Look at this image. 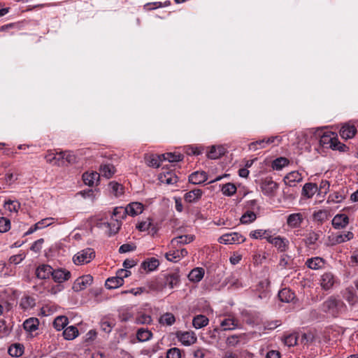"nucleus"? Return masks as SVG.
<instances>
[{
    "label": "nucleus",
    "mask_w": 358,
    "mask_h": 358,
    "mask_svg": "<svg viewBox=\"0 0 358 358\" xmlns=\"http://www.w3.org/2000/svg\"><path fill=\"white\" fill-rule=\"evenodd\" d=\"M346 306L343 301L334 296H329L322 304V310L334 317H337L344 312Z\"/></svg>",
    "instance_id": "nucleus-2"
},
{
    "label": "nucleus",
    "mask_w": 358,
    "mask_h": 358,
    "mask_svg": "<svg viewBox=\"0 0 358 358\" xmlns=\"http://www.w3.org/2000/svg\"><path fill=\"white\" fill-rule=\"evenodd\" d=\"M10 229V221L9 219L1 217H0V232L5 233Z\"/></svg>",
    "instance_id": "nucleus-57"
},
{
    "label": "nucleus",
    "mask_w": 358,
    "mask_h": 358,
    "mask_svg": "<svg viewBox=\"0 0 358 358\" xmlns=\"http://www.w3.org/2000/svg\"><path fill=\"white\" fill-rule=\"evenodd\" d=\"M8 354L12 357H20L24 352V347L19 343H15L8 348Z\"/></svg>",
    "instance_id": "nucleus-44"
},
{
    "label": "nucleus",
    "mask_w": 358,
    "mask_h": 358,
    "mask_svg": "<svg viewBox=\"0 0 358 358\" xmlns=\"http://www.w3.org/2000/svg\"><path fill=\"white\" fill-rule=\"evenodd\" d=\"M194 236L193 235H182L176 237L171 240V245L176 248L179 245L187 244L194 241Z\"/></svg>",
    "instance_id": "nucleus-28"
},
{
    "label": "nucleus",
    "mask_w": 358,
    "mask_h": 358,
    "mask_svg": "<svg viewBox=\"0 0 358 358\" xmlns=\"http://www.w3.org/2000/svg\"><path fill=\"white\" fill-rule=\"evenodd\" d=\"M257 219V215L253 210H248L241 216L240 221L242 224H248L253 222Z\"/></svg>",
    "instance_id": "nucleus-41"
},
{
    "label": "nucleus",
    "mask_w": 358,
    "mask_h": 358,
    "mask_svg": "<svg viewBox=\"0 0 358 358\" xmlns=\"http://www.w3.org/2000/svg\"><path fill=\"white\" fill-rule=\"evenodd\" d=\"M53 268L48 264L39 265L35 271V275L37 278L41 280H46L52 276Z\"/></svg>",
    "instance_id": "nucleus-11"
},
{
    "label": "nucleus",
    "mask_w": 358,
    "mask_h": 358,
    "mask_svg": "<svg viewBox=\"0 0 358 358\" xmlns=\"http://www.w3.org/2000/svg\"><path fill=\"white\" fill-rule=\"evenodd\" d=\"M163 283L165 287L173 288L180 280V275L178 272H169L163 275Z\"/></svg>",
    "instance_id": "nucleus-13"
},
{
    "label": "nucleus",
    "mask_w": 358,
    "mask_h": 358,
    "mask_svg": "<svg viewBox=\"0 0 358 358\" xmlns=\"http://www.w3.org/2000/svg\"><path fill=\"white\" fill-rule=\"evenodd\" d=\"M279 299L285 303L291 302L295 297V294L288 288H284L278 292Z\"/></svg>",
    "instance_id": "nucleus-34"
},
{
    "label": "nucleus",
    "mask_w": 358,
    "mask_h": 358,
    "mask_svg": "<svg viewBox=\"0 0 358 358\" xmlns=\"http://www.w3.org/2000/svg\"><path fill=\"white\" fill-rule=\"evenodd\" d=\"M343 296L350 306L358 304V296L355 292L352 287H347L343 292Z\"/></svg>",
    "instance_id": "nucleus-18"
},
{
    "label": "nucleus",
    "mask_w": 358,
    "mask_h": 358,
    "mask_svg": "<svg viewBox=\"0 0 358 358\" xmlns=\"http://www.w3.org/2000/svg\"><path fill=\"white\" fill-rule=\"evenodd\" d=\"M152 333L145 328H140L136 332V338L139 342H145L151 339Z\"/></svg>",
    "instance_id": "nucleus-36"
},
{
    "label": "nucleus",
    "mask_w": 358,
    "mask_h": 358,
    "mask_svg": "<svg viewBox=\"0 0 358 358\" xmlns=\"http://www.w3.org/2000/svg\"><path fill=\"white\" fill-rule=\"evenodd\" d=\"M109 187L111 189L112 194H113L115 196H120L124 193V188L122 185L119 184L117 182L112 181L109 182Z\"/></svg>",
    "instance_id": "nucleus-48"
},
{
    "label": "nucleus",
    "mask_w": 358,
    "mask_h": 358,
    "mask_svg": "<svg viewBox=\"0 0 358 358\" xmlns=\"http://www.w3.org/2000/svg\"><path fill=\"white\" fill-rule=\"evenodd\" d=\"M95 257V252L92 248H86L78 252L73 257L76 265L90 263Z\"/></svg>",
    "instance_id": "nucleus-3"
},
{
    "label": "nucleus",
    "mask_w": 358,
    "mask_h": 358,
    "mask_svg": "<svg viewBox=\"0 0 358 358\" xmlns=\"http://www.w3.org/2000/svg\"><path fill=\"white\" fill-rule=\"evenodd\" d=\"M301 180L302 176L298 171H292L284 178L285 184L290 187L294 186L296 182H299Z\"/></svg>",
    "instance_id": "nucleus-25"
},
{
    "label": "nucleus",
    "mask_w": 358,
    "mask_h": 358,
    "mask_svg": "<svg viewBox=\"0 0 358 358\" xmlns=\"http://www.w3.org/2000/svg\"><path fill=\"white\" fill-rule=\"evenodd\" d=\"M39 321L36 317H30L26 320L23 323V327L25 331L32 332L38 329Z\"/></svg>",
    "instance_id": "nucleus-33"
},
{
    "label": "nucleus",
    "mask_w": 358,
    "mask_h": 358,
    "mask_svg": "<svg viewBox=\"0 0 358 358\" xmlns=\"http://www.w3.org/2000/svg\"><path fill=\"white\" fill-rule=\"evenodd\" d=\"M63 336L66 340H73L78 336V330L76 327L70 326L64 330Z\"/></svg>",
    "instance_id": "nucleus-43"
},
{
    "label": "nucleus",
    "mask_w": 358,
    "mask_h": 358,
    "mask_svg": "<svg viewBox=\"0 0 358 358\" xmlns=\"http://www.w3.org/2000/svg\"><path fill=\"white\" fill-rule=\"evenodd\" d=\"M207 179L208 176L205 171H195L189 176V181L194 185L203 183Z\"/></svg>",
    "instance_id": "nucleus-22"
},
{
    "label": "nucleus",
    "mask_w": 358,
    "mask_h": 358,
    "mask_svg": "<svg viewBox=\"0 0 358 358\" xmlns=\"http://www.w3.org/2000/svg\"><path fill=\"white\" fill-rule=\"evenodd\" d=\"M329 187H330L329 182L327 180H322L320 182V187L318 188L320 194H326L329 192Z\"/></svg>",
    "instance_id": "nucleus-63"
},
{
    "label": "nucleus",
    "mask_w": 358,
    "mask_h": 358,
    "mask_svg": "<svg viewBox=\"0 0 358 358\" xmlns=\"http://www.w3.org/2000/svg\"><path fill=\"white\" fill-rule=\"evenodd\" d=\"M354 238V234L351 231H347L341 234H333L329 237L330 245H335L350 241Z\"/></svg>",
    "instance_id": "nucleus-10"
},
{
    "label": "nucleus",
    "mask_w": 358,
    "mask_h": 358,
    "mask_svg": "<svg viewBox=\"0 0 358 358\" xmlns=\"http://www.w3.org/2000/svg\"><path fill=\"white\" fill-rule=\"evenodd\" d=\"M203 275L204 269L203 268L196 267L189 272L188 278L192 282H197L203 278Z\"/></svg>",
    "instance_id": "nucleus-32"
},
{
    "label": "nucleus",
    "mask_w": 358,
    "mask_h": 358,
    "mask_svg": "<svg viewBox=\"0 0 358 358\" xmlns=\"http://www.w3.org/2000/svg\"><path fill=\"white\" fill-rule=\"evenodd\" d=\"M44 243L43 238H39L31 246L30 250L34 252H39L42 249V245Z\"/></svg>",
    "instance_id": "nucleus-64"
},
{
    "label": "nucleus",
    "mask_w": 358,
    "mask_h": 358,
    "mask_svg": "<svg viewBox=\"0 0 358 358\" xmlns=\"http://www.w3.org/2000/svg\"><path fill=\"white\" fill-rule=\"evenodd\" d=\"M218 241L222 244H240L245 241V238L239 233L232 232L223 234L219 238Z\"/></svg>",
    "instance_id": "nucleus-5"
},
{
    "label": "nucleus",
    "mask_w": 358,
    "mask_h": 358,
    "mask_svg": "<svg viewBox=\"0 0 358 358\" xmlns=\"http://www.w3.org/2000/svg\"><path fill=\"white\" fill-rule=\"evenodd\" d=\"M318 187L316 184L308 182L304 185L302 189V195L308 199L312 198L317 192Z\"/></svg>",
    "instance_id": "nucleus-30"
},
{
    "label": "nucleus",
    "mask_w": 358,
    "mask_h": 358,
    "mask_svg": "<svg viewBox=\"0 0 358 358\" xmlns=\"http://www.w3.org/2000/svg\"><path fill=\"white\" fill-rule=\"evenodd\" d=\"M136 248V245L133 243H125L122 245L119 248L120 253H126L135 250Z\"/></svg>",
    "instance_id": "nucleus-62"
},
{
    "label": "nucleus",
    "mask_w": 358,
    "mask_h": 358,
    "mask_svg": "<svg viewBox=\"0 0 358 358\" xmlns=\"http://www.w3.org/2000/svg\"><path fill=\"white\" fill-rule=\"evenodd\" d=\"M115 171V168L113 164H107L100 166L99 173L100 176L109 179L113 177Z\"/></svg>",
    "instance_id": "nucleus-27"
},
{
    "label": "nucleus",
    "mask_w": 358,
    "mask_h": 358,
    "mask_svg": "<svg viewBox=\"0 0 358 358\" xmlns=\"http://www.w3.org/2000/svg\"><path fill=\"white\" fill-rule=\"evenodd\" d=\"M208 317L205 315H199L194 317L192 324L196 329H201L208 325Z\"/></svg>",
    "instance_id": "nucleus-40"
},
{
    "label": "nucleus",
    "mask_w": 358,
    "mask_h": 358,
    "mask_svg": "<svg viewBox=\"0 0 358 358\" xmlns=\"http://www.w3.org/2000/svg\"><path fill=\"white\" fill-rule=\"evenodd\" d=\"M46 162L55 166H63L62 161H61V156L59 155V152H54L52 150L48 151L45 155Z\"/></svg>",
    "instance_id": "nucleus-24"
},
{
    "label": "nucleus",
    "mask_w": 358,
    "mask_h": 358,
    "mask_svg": "<svg viewBox=\"0 0 358 358\" xmlns=\"http://www.w3.org/2000/svg\"><path fill=\"white\" fill-rule=\"evenodd\" d=\"M203 193L201 189H194L185 194L184 200L187 203L197 202L201 198Z\"/></svg>",
    "instance_id": "nucleus-19"
},
{
    "label": "nucleus",
    "mask_w": 358,
    "mask_h": 358,
    "mask_svg": "<svg viewBox=\"0 0 358 358\" xmlns=\"http://www.w3.org/2000/svg\"><path fill=\"white\" fill-rule=\"evenodd\" d=\"M289 245V241L287 238H282L280 236L275 237V240L274 241L273 245L280 251L285 252Z\"/></svg>",
    "instance_id": "nucleus-38"
},
{
    "label": "nucleus",
    "mask_w": 358,
    "mask_h": 358,
    "mask_svg": "<svg viewBox=\"0 0 358 358\" xmlns=\"http://www.w3.org/2000/svg\"><path fill=\"white\" fill-rule=\"evenodd\" d=\"M266 138H263L262 140H259L255 142H252L249 144V149L252 151H255L257 149L264 148L266 147Z\"/></svg>",
    "instance_id": "nucleus-58"
},
{
    "label": "nucleus",
    "mask_w": 358,
    "mask_h": 358,
    "mask_svg": "<svg viewBox=\"0 0 358 358\" xmlns=\"http://www.w3.org/2000/svg\"><path fill=\"white\" fill-rule=\"evenodd\" d=\"M317 135L320 138V145L322 148H331L334 150H338L343 152L349 150V148L346 145L338 141L337 134L334 132L330 131H317Z\"/></svg>",
    "instance_id": "nucleus-1"
},
{
    "label": "nucleus",
    "mask_w": 358,
    "mask_h": 358,
    "mask_svg": "<svg viewBox=\"0 0 358 358\" xmlns=\"http://www.w3.org/2000/svg\"><path fill=\"white\" fill-rule=\"evenodd\" d=\"M166 358H181L180 350L177 348L169 349L166 353Z\"/></svg>",
    "instance_id": "nucleus-61"
},
{
    "label": "nucleus",
    "mask_w": 358,
    "mask_h": 358,
    "mask_svg": "<svg viewBox=\"0 0 358 358\" xmlns=\"http://www.w3.org/2000/svg\"><path fill=\"white\" fill-rule=\"evenodd\" d=\"M4 207L10 212L17 213L20 208V203L17 201L8 200L5 202Z\"/></svg>",
    "instance_id": "nucleus-54"
},
{
    "label": "nucleus",
    "mask_w": 358,
    "mask_h": 358,
    "mask_svg": "<svg viewBox=\"0 0 358 358\" xmlns=\"http://www.w3.org/2000/svg\"><path fill=\"white\" fill-rule=\"evenodd\" d=\"M176 321L174 315L171 313H166L162 315L159 320V322L162 324H166L167 326L172 325Z\"/></svg>",
    "instance_id": "nucleus-49"
},
{
    "label": "nucleus",
    "mask_w": 358,
    "mask_h": 358,
    "mask_svg": "<svg viewBox=\"0 0 358 358\" xmlns=\"http://www.w3.org/2000/svg\"><path fill=\"white\" fill-rule=\"evenodd\" d=\"M226 149L222 145H213L210 148L207 157L209 159H216L224 155Z\"/></svg>",
    "instance_id": "nucleus-23"
},
{
    "label": "nucleus",
    "mask_w": 358,
    "mask_h": 358,
    "mask_svg": "<svg viewBox=\"0 0 358 358\" xmlns=\"http://www.w3.org/2000/svg\"><path fill=\"white\" fill-rule=\"evenodd\" d=\"M348 224V216L343 213L336 215L331 221V224L336 229H344Z\"/></svg>",
    "instance_id": "nucleus-12"
},
{
    "label": "nucleus",
    "mask_w": 358,
    "mask_h": 358,
    "mask_svg": "<svg viewBox=\"0 0 358 358\" xmlns=\"http://www.w3.org/2000/svg\"><path fill=\"white\" fill-rule=\"evenodd\" d=\"M103 225L108 229L106 233L108 236L116 234L119 231L120 227V223L118 222L117 219H115L110 223H103Z\"/></svg>",
    "instance_id": "nucleus-35"
},
{
    "label": "nucleus",
    "mask_w": 358,
    "mask_h": 358,
    "mask_svg": "<svg viewBox=\"0 0 358 358\" xmlns=\"http://www.w3.org/2000/svg\"><path fill=\"white\" fill-rule=\"evenodd\" d=\"M144 160L148 166L158 168L163 161V157L162 155L145 154L144 155Z\"/></svg>",
    "instance_id": "nucleus-16"
},
{
    "label": "nucleus",
    "mask_w": 358,
    "mask_h": 358,
    "mask_svg": "<svg viewBox=\"0 0 358 358\" xmlns=\"http://www.w3.org/2000/svg\"><path fill=\"white\" fill-rule=\"evenodd\" d=\"M320 233L310 231L306 235V238L304 239V243L307 246H310L316 243L320 238Z\"/></svg>",
    "instance_id": "nucleus-45"
},
{
    "label": "nucleus",
    "mask_w": 358,
    "mask_h": 358,
    "mask_svg": "<svg viewBox=\"0 0 358 358\" xmlns=\"http://www.w3.org/2000/svg\"><path fill=\"white\" fill-rule=\"evenodd\" d=\"M159 265V260L155 257H152L143 262L141 266L146 271L151 272L155 270Z\"/></svg>",
    "instance_id": "nucleus-29"
},
{
    "label": "nucleus",
    "mask_w": 358,
    "mask_h": 358,
    "mask_svg": "<svg viewBox=\"0 0 358 358\" xmlns=\"http://www.w3.org/2000/svg\"><path fill=\"white\" fill-rule=\"evenodd\" d=\"M345 199V195L343 194L340 192H334L331 194L327 199L328 203H340Z\"/></svg>",
    "instance_id": "nucleus-53"
},
{
    "label": "nucleus",
    "mask_w": 358,
    "mask_h": 358,
    "mask_svg": "<svg viewBox=\"0 0 358 358\" xmlns=\"http://www.w3.org/2000/svg\"><path fill=\"white\" fill-rule=\"evenodd\" d=\"M337 278L334 274L331 271H327L320 276V284L324 290H329L334 287Z\"/></svg>",
    "instance_id": "nucleus-7"
},
{
    "label": "nucleus",
    "mask_w": 358,
    "mask_h": 358,
    "mask_svg": "<svg viewBox=\"0 0 358 358\" xmlns=\"http://www.w3.org/2000/svg\"><path fill=\"white\" fill-rule=\"evenodd\" d=\"M71 277V272L65 268H53L52 273V278L55 282L62 283L68 280Z\"/></svg>",
    "instance_id": "nucleus-9"
},
{
    "label": "nucleus",
    "mask_w": 358,
    "mask_h": 358,
    "mask_svg": "<svg viewBox=\"0 0 358 358\" xmlns=\"http://www.w3.org/2000/svg\"><path fill=\"white\" fill-rule=\"evenodd\" d=\"M325 264V259L320 257H315L308 259L305 264L310 269L318 270L324 268Z\"/></svg>",
    "instance_id": "nucleus-17"
},
{
    "label": "nucleus",
    "mask_w": 358,
    "mask_h": 358,
    "mask_svg": "<svg viewBox=\"0 0 358 358\" xmlns=\"http://www.w3.org/2000/svg\"><path fill=\"white\" fill-rule=\"evenodd\" d=\"M143 210V205L139 202H133L129 204L125 208L124 212H126L129 215L135 216L141 214Z\"/></svg>",
    "instance_id": "nucleus-20"
},
{
    "label": "nucleus",
    "mask_w": 358,
    "mask_h": 358,
    "mask_svg": "<svg viewBox=\"0 0 358 358\" xmlns=\"http://www.w3.org/2000/svg\"><path fill=\"white\" fill-rule=\"evenodd\" d=\"M136 323L141 324H149L152 322V320L150 315L146 314L139 315L136 319Z\"/></svg>",
    "instance_id": "nucleus-59"
},
{
    "label": "nucleus",
    "mask_w": 358,
    "mask_h": 358,
    "mask_svg": "<svg viewBox=\"0 0 358 358\" xmlns=\"http://www.w3.org/2000/svg\"><path fill=\"white\" fill-rule=\"evenodd\" d=\"M124 283V280H121V278H117V276L111 277L107 279L106 281V287L109 289H115L122 285Z\"/></svg>",
    "instance_id": "nucleus-39"
},
{
    "label": "nucleus",
    "mask_w": 358,
    "mask_h": 358,
    "mask_svg": "<svg viewBox=\"0 0 358 358\" xmlns=\"http://www.w3.org/2000/svg\"><path fill=\"white\" fill-rule=\"evenodd\" d=\"M244 336V334L230 336L227 338L226 343L229 346L235 347L239 343L240 339Z\"/></svg>",
    "instance_id": "nucleus-55"
},
{
    "label": "nucleus",
    "mask_w": 358,
    "mask_h": 358,
    "mask_svg": "<svg viewBox=\"0 0 358 358\" xmlns=\"http://www.w3.org/2000/svg\"><path fill=\"white\" fill-rule=\"evenodd\" d=\"M239 322L234 317L225 318L220 322V326L224 331L234 330L239 327Z\"/></svg>",
    "instance_id": "nucleus-21"
},
{
    "label": "nucleus",
    "mask_w": 358,
    "mask_h": 358,
    "mask_svg": "<svg viewBox=\"0 0 358 358\" xmlns=\"http://www.w3.org/2000/svg\"><path fill=\"white\" fill-rule=\"evenodd\" d=\"M100 178V174L97 172L90 173H85L83 175V179L85 185L92 187L95 182H97Z\"/></svg>",
    "instance_id": "nucleus-31"
},
{
    "label": "nucleus",
    "mask_w": 358,
    "mask_h": 358,
    "mask_svg": "<svg viewBox=\"0 0 358 358\" xmlns=\"http://www.w3.org/2000/svg\"><path fill=\"white\" fill-rule=\"evenodd\" d=\"M93 282V277L90 275H85L78 278L73 282L72 289L75 292H80L86 289Z\"/></svg>",
    "instance_id": "nucleus-6"
},
{
    "label": "nucleus",
    "mask_w": 358,
    "mask_h": 358,
    "mask_svg": "<svg viewBox=\"0 0 358 358\" xmlns=\"http://www.w3.org/2000/svg\"><path fill=\"white\" fill-rule=\"evenodd\" d=\"M260 188L264 195L273 197L278 189V184L271 178H266L262 181Z\"/></svg>",
    "instance_id": "nucleus-4"
},
{
    "label": "nucleus",
    "mask_w": 358,
    "mask_h": 358,
    "mask_svg": "<svg viewBox=\"0 0 358 358\" xmlns=\"http://www.w3.org/2000/svg\"><path fill=\"white\" fill-rule=\"evenodd\" d=\"M284 343L286 345L291 347L296 345L297 336L296 334H289L284 338Z\"/></svg>",
    "instance_id": "nucleus-60"
},
{
    "label": "nucleus",
    "mask_w": 358,
    "mask_h": 358,
    "mask_svg": "<svg viewBox=\"0 0 358 358\" xmlns=\"http://www.w3.org/2000/svg\"><path fill=\"white\" fill-rule=\"evenodd\" d=\"M20 305L24 310L31 308L35 306V299L31 296H24L21 299Z\"/></svg>",
    "instance_id": "nucleus-51"
},
{
    "label": "nucleus",
    "mask_w": 358,
    "mask_h": 358,
    "mask_svg": "<svg viewBox=\"0 0 358 358\" xmlns=\"http://www.w3.org/2000/svg\"><path fill=\"white\" fill-rule=\"evenodd\" d=\"M69 323L67 317L62 315L57 317L54 322L53 326L57 331L63 329Z\"/></svg>",
    "instance_id": "nucleus-42"
},
{
    "label": "nucleus",
    "mask_w": 358,
    "mask_h": 358,
    "mask_svg": "<svg viewBox=\"0 0 358 358\" xmlns=\"http://www.w3.org/2000/svg\"><path fill=\"white\" fill-rule=\"evenodd\" d=\"M304 220L303 215L300 213L290 214L287 218V224L291 228H299Z\"/></svg>",
    "instance_id": "nucleus-14"
},
{
    "label": "nucleus",
    "mask_w": 358,
    "mask_h": 358,
    "mask_svg": "<svg viewBox=\"0 0 358 358\" xmlns=\"http://www.w3.org/2000/svg\"><path fill=\"white\" fill-rule=\"evenodd\" d=\"M236 187L231 182L224 185L222 187V192L224 195L231 196L236 192Z\"/></svg>",
    "instance_id": "nucleus-52"
},
{
    "label": "nucleus",
    "mask_w": 358,
    "mask_h": 358,
    "mask_svg": "<svg viewBox=\"0 0 358 358\" xmlns=\"http://www.w3.org/2000/svg\"><path fill=\"white\" fill-rule=\"evenodd\" d=\"M159 180L162 183L173 185L178 182V177L173 171H164L159 174Z\"/></svg>",
    "instance_id": "nucleus-15"
},
{
    "label": "nucleus",
    "mask_w": 358,
    "mask_h": 358,
    "mask_svg": "<svg viewBox=\"0 0 358 358\" xmlns=\"http://www.w3.org/2000/svg\"><path fill=\"white\" fill-rule=\"evenodd\" d=\"M289 160L285 157H278L273 161L272 168L275 170H281L289 164Z\"/></svg>",
    "instance_id": "nucleus-47"
},
{
    "label": "nucleus",
    "mask_w": 358,
    "mask_h": 358,
    "mask_svg": "<svg viewBox=\"0 0 358 358\" xmlns=\"http://www.w3.org/2000/svg\"><path fill=\"white\" fill-rule=\"evenodd\" d=\"M225 281L226 285L229 286V288L238 289L243 287L242 282L234 275H231L227 278Z\"/></svg>",
    "instance_id": "nucleus-50"
},
{
    "label": "nucleus",
    "mask_w": 358,
    "mask_h": 358,
    "mask_svg": "<svg viewBox=\"0 0 358 358\" xmlns=\"http://www.w3.org/2000/svg\"><path fill=\"white\" fill-rule=\"evenodd\" d=\"M165 257L170 262H177L180 259L178 250H170L165 254Z\"/></svg>",
    "instance_id": "nucleus-56"
},
{
    "label": "nucleus",
    "mask_w": 358,
    "mask_h": 358,
    "mask_svg": "<svg viewBox=\"0 0 358 358\" xmlns=\"http://www.w3.org/2000/svg\"><path fill=\"white\" fill-rule=\"evenodd\" d=\"M162 156L163 157V161L167 160L169 162H180L183 159V155L180 153H172V152H167L165 154H162Z\"/></svg>",
    "instance_id": "nucleus-46"
},
{
    "label": "nucleus",
    "mask_w": 358,
    "mask_h": 358,
    "mask_svg": "<svg viewBox=\"0 0 358 358\" xmlns=\"http://www.w3.org/2000/svg\"><path fill=\"white\" fill-rule=\"evenodd\" d=\"M59 155L61 156V161H62L63 166L65 161L69 164H75L77 162V157L72 151L59 152Z\"/></svg>",
    "instance_id": "nucleus-37"
},
{
    "label": "nucleus",
    "mask_w": 358,
    "mask_h": 358,
    "mask_svg": "<svg viewBox=\"0 0 358 358\" xmlns=\"http://www.w3.org/2000/svg\"><path fill=\"white\" fill-rule=\"evenodd\" d=\"M176 337L185 346H189L197 341L196 336L193 331H178Z\"/></svg>",
    "instance_id": "nucleus-8"
},
{
    "label": "nucleus",
    "mask_w": 358,
    "mask_h": 358,
    "mask_svg": "<svg viewBox=\"0 0 358 358\" xmlns=\"http://www.w3.org/2000/svg\"><path fill=\"white\" fill-rule=\"evenodd\" d=\"M357 132V129L354 125H343L340 130V135L343 138L349 139L352 138Z\"/></svg>",
    "instance_id": "nucleus-26"
}]
</instances>
